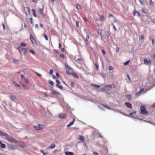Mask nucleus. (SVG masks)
Here are the masks:
<instances>
[{"label":"nucleus","instance_id":"nucleus-1","mask_svg":"<svg viewBox=\"0 0 155 155\" xmlns=\"http://www.w3.org/2000/svg\"><path fill=\"white\" fill-rule=\"evenodd\" d=\"M18 48L20 54L21 55H24L26 54L27 52V49L26 48H23V47H21V46H19L18 47Z\"/></svg>","mask_w":155,"mask_h":155},{"label":"nucleus","instance_id":"nucleus-33","mask_svg":"<svg viewBox=\"0 0 155 155\" xmlns=\"http://www.w3.org/2000/svg\"><path fill=\"white\" fill-rule=\"evenodd\" d=\"M1 147L5 149L6 147L5 145V144H2L1 145Z\"/></svg>","mask_w":155,"mask_h":155},{"label":"nucleus","instance_id":"nucleus-63","mask_svg":"<svg viewBox=\"0 0 155 155\" xmlns=\"http://www.w3.org/2000/svg\"><path fill=\"white\" fill-rule=\"evenodd\" d=\"M102 54H105L106 53L105 52L104 50H102Z\"/></svg>","mask_w":155,"mask_h":155},{"label":"nucleus","instance_id":"nucleus-10","mask_svg":"<svg viewBox=\"0 0 155 155\" xmlns=\"http://www.w3.org/2000/svg\"><path fill=\"white\" fill-rule=\"evenodd\" d=\"M25 10L26 13V14L28 15L30 13V10L29 8L28 7H26L25 8Z\"/></svg>","mask_w":155,"mask_h":155},{"label":"nucleus","instance_id":"nucleus-58","mask_svg":"<svg viewBox=\"0 0 155 155\" xmlns=\"http://www.w3.org/2000/svg\"><path fill=\"white\" fill-rule=\"evenodd\" d=\"M144 38V36L143 35H141L140 37V39H141V40H143V39Z\"/></svg>","mask_w":155,"mask_h":155},{"label":"nucleus","instance_id":"nucleus-34","mask_svg":"<svg viewBox=\"0 0 155 155\" xmlns=\"http://www.w3.org/2000/svg\"><path fill=\"white\" fill-rule=\"evenodd\" d=\"M106 35L107 37V40H108L109 39L110 35L109 33L108 32L106 33Z\"/></svg>","mask_w":155,"mask_h":155},{"label":"nucleus","instance_id":"nucleus-11","mask_svg":"<svg viewBox=\"0 0 155 155\" xmlns=\"http://www.w3.org/2000/svg\"><path fill=\"white\" fill-rule=\"evenodd\" d=\"M124 104L128 108H132V104L128 102H126Z\"/></svg>","mask_w":155,"mask_h":155},{"label":"nucleus","instance_id":"nucleus-36","mask_svg":"<svg viewBox=\"0 0 155 155\" xmlns=\"http://www.w3.org/2000/svg\"><path fill=\"white\" fill-rule=\"evenodd\" d=\"M74 85V83L73 82H71V87H73Z\"/></svg>","mask_w":155,"mask_h":155},{"label":"nucleus","instance_id":"nucleus-46","mask_svg":"<svg viewBox=\"0 0 155 155\" xmlns=\"http://www.w3.org/2000/svg\"><path fill=\"white\" fill-rule=\"evenodd\" d=\"M113 69V68L111 66H109V70H112Z\"/></svg>","mask_w":155,"mask_h":155},{"label":"nucleus","instance_id":"nucleus-27","mask_svg":"<svg viewBox=\"0 0 155 155\" xmlns=\"http://www.w3.org/2000/svg\"><path fill=\"white\" fill-rule=\"evenodd\" d=\"M72 74L76 78H78V75L76 73H72Z\"/></svg>","mask_w":155,"mask_h":155},{"label":"nucleus","instance_id":"nucleus-56","mask_svg":"<svg viewBox=\"0 0 155 155\" xmlns=\"http://www.w3.org/2000/svg\"><path fill=\"white\" fill-rule=\"evenodd\" d=\"M36 74H37V75H38L39 77H41L42 75L40 74H39L37 72H36Z\"/></svg>","mask_w":155,"mask_h":155},{"label":"nucleus","instance_id":"nucleus-19","mask_svg":"<svg viewBox=\"0 0 155 155\" xmlns=\"http://www.w3.org/2000/svg\"><path fill=\"white\" fill-rule=\"evenodd\" d=\"M40 152L41 153H43V155H46L47 154H48V153L47 152H44L43 150H40Z\"/></svg>","mask_w":155,"mask_h":155},{"label":"nucleus","instance_id":"nucleus-9","mask_svg":"<svg viewBox=\"0 0 155 155\" xmlns=\"http://www.w3.org/2000/svg\"><path fill=\"white\" fill-rule=\"evenodd\" d=\"M30 40H31V41L32 42V43H35V38H34L33 37L32 35L31 34L30 35Z\"/></svg>","mask_w":155,"mask_h":155},{"label":"nucleus","instance_id":"nucleus-53","mask_svg":"<svg viewBox=\"0 0 155 155\" xmlns=\"http://www.w3.org/2000/svg\"><path fill=\"white\" fill-rule=\"evenodd\" d=\"M94 155H99L98 153L96 152H94L93 153Z\"/></svg>","mask_w":155,"mask_h":155},{"label":"nucleus","instance_id":"nucleus-50","mask_svg":"<svg viewBox=\"0 0 155 155\" xmlns=\"http://www.w3.org/2000/svg\"><path fill=\"white\" fill-rule=\"evenodd\" d=\"M95 66H96V68L98 69V67H99V66H98V63L97 62L96 63H95Z\"/></svg>","mask_w":155,"mask_h":155},{"label":"nucleus","instance_id":"nucleus-26","mask_svg":"<svg viewBox=\"0 0 155 155\" xmlns=\"http://www.w3.org/2000/svg\"><path fill=\"white\" fill-rule=\"evenodd\" d=\"M65 67L66 68H67L69 70H72V68L69 66L67 64H65Z\"/></svg>","mask_w":155,"mask_h":155},{"label":"nucleus","instance_id":"nucleus-38","mask_svg":"<svg viewBox=\"0 0 155 155\" xmlns=\"http://www.w3.org/2000/svg\"><path fill=\"white\" fill-rule=\"evenodd\" d=\"M113 85L114 86V85H113L110 84V85H107V86L108 88L109 89V88H110V87L111 88V87H112V86Z\"/></svg>","mask_w":155,"mask_h":155},{"label":"nucleus","instance_id":"nucleus-6","mask_svg":"<svg viewBox=\"0 0 155 155\" xmlns=\"http://www.w3.org/2000/svg\"><path fill=\"white\" fill-rule=\"evenodd\" d=\"M58 117L61 119H65L67 117V116L65 114L61 113L59 114Z\"/></svg>","mask_w":155,"mask_h":155},{"label":"nucleus","instance_id":"nucleus-15","mask_svg":"<svg viewBox=\"0 0 155 155\" xmlns=\"http://www.w3.org/2000/svg\"><path fill=\"white\" fill-rule=\"evenodd\" d=\"M74 121H75V119L74 118L73 121H72V122H70L67 125V127H70L71 126H72V125H73L74 123Z\"/></svg>","mask_w":155,"mask_h":155},{"label":"nucleus","instance_id":"nucleus-21","mask_svg":"<svg viewBox=\"0 0 155 155\" xmlns=\"http://www.w3.org/2000/svg\"><path fill=\"white\" fill-rule=\"evenodd\" d=\"M98 34L100 35H101L102 33V31L101 29H97V30Z\"/></svg>","mask_w":155,"mask_h":155},{"label":"nucleus","instance_id":"nucleus-22","mask_svg":"<svg viewBox=\"0 0 155 155\" xmlns=\"http://www.w3.org/2000/svg\"><path fill=\"white\" fill-rule=\"evenodd\" d=\"M126 97L129 100H130L131 99V95L129 94H127L126 95Z\"/></svg>","mask_w":155,"mask_h":155},{"label":"nucleus","instance_id":"nucleus-44","mask_svg":"<svg viewBox=\"0 0 155 155\" xmlns=\"http://www.w3.org/2000/svg\"><path fill=\"white\" fill-rule=\"evenodd\" d=\"M26 83H28V79L24 78V80Z\"/></svg>","mask_w":155,"mask_h":155},{"label":"nucleus","instance_id":"nucleus-3","mask_svg":"<svg viewBox=\"0 0 155 155\" xmlns=\"http://www.w3.org/2000/svg\"><path fill=\"white\" fill-rule=\"evenodd\" d=\"M6 139L9 142L12 143H15L16 142L15 140L12 137L8 135V134L6 137Z\"/></svg>","mask_w":155,"mask_h":155},{"label":"nucleus","instance_id":"nucleus-32","mask_svg":"<svg viewBox=\"0 0 155 155\" xmlns=\"http://www.w3.org/2000/svg\"><path fill=\"white\" fill-rule=\"evenodd\" d=\"M92 85L96 87H98L99 88L100 87V85H97L96 84H92Z\"/></svg>","mask_w":155,"mask_h":155},{"label":"nucleus","instance_id":"nucleus-24","mask_svg":"<svg viewBox=\"0 0 155 155\" xmlns=\"http://www.w3.org/2000/svg\"><path fill=\"white\" fill-rule=\"evenodd\" d=\"M102 105L105 108H107L109 110H111V108L110 107L104 104H102Z\"/></svg>","mask_w":155,"mask_h":155},{"label":"nucleus","instance_id":"nucleus-51","mask_svg":"<svg viewBox=\"0 0 155 155\" xmlns=\"http://www.w3.org/2000/svg\"><path fill=\"white\" fill-rule=\"evenodd\" d=\"M24 78H25L23 75H21V79L22 81H24Z\"/></svg>","mask_w":155,"mask_h":155},{"label":"nucleus","instance_id":"nucleus-16","mask_svg":"<svg viewBox=\"0 0 155 155\" xmlns=\"http://www.w3.org/2000/svg\"><path fill=\"white\" fill-rule=\"evenodd\" d=\"M101 90L104 91H108L109 90V89L108 88L107 85L105 86L104 87H103L101 88Z\"/></svg>","mask_w":155,"mask_h":155},{"label":"nucleus","instance_id":"nucleus-49","mask_svg":"<svg viewBox=\"0 0 155 155\" xmlns=\"http://www.w3.org/2000/svg\"><path fill=\"white\" fill-rule=\"evenodd\" d=\"M89 35H87V36H86V40L87 41L89 39Z\"/></svg>","mask_w":155,"mask_h":155},{"label":"nucleus","instance_id":"nucleus-20","mask_svg":"<svg viewBox=\"0 0 155 155\" xmlns=\"http://www.w3.org/2000/svg\"><path fill=\"white\" fill-rule=\"evenodd\" d=\"M55 147V146L54 144L53 143L50 146L48 147L49 148L53 149Z\"/></svg>","mask_w":155,"mask_h":155},{"label":"nucleus","instance_id":"nucleus-37","mask_svg":"<svg viewBox=\"0 0 155 155\" xmlns=\"http://www.w3.org/2000/svg\"><path fill=\"white\" fill-rule=\"evenodd\" d=\"M49 83L50 84L51 86L53 85L54 84V82L51 81H49Z\"/></svg>","mask_w":155,"mask_h":155},{"label":"nucleus","instance_id":"nucleus-17","mask_svg":"<svg viewBox=\"0 0 155 155\" xmlns=\"http://www.w3.org/2000/svg\"><path fill=\"white\" fill-rule=\"evenodd\" d=\"M65 154L66 155H74L73 152L68 151L65 152Z\"/></svg>","mask_w":155,"mask_h":155},{"label":"nucleus","instance_id":"nucleus-2","mask_svg":"<svg viewBox=\"0 0 155 155\" xmlns=\"http://www.w3.org/2000/svg\"><path fill=\"white\" fill-rule=\"evenodd\" d=\"M140 110L141 113L143 114L146 115L148 114V112L146 111V108L144 105L141 106L140 107Z\"/></svg>","mask_w":155,"mask_h":155},{"label":"nucleus","instance_id":"nucleus-42","mask_svg":"<svg viewBox=\"0 0 155 155\" xmlns=\"http://www.w3.org/2000/svg\"><path fill=\"white\" fill-rule=\"evenodd\" d=\"M76 7L78 9H79L81 8L80 6L78 5H76Z\"/></svg>","mask_w":155,"mask_h":155},{"label":"nucleus","instance_id":"nucleus-8","mask_svg":"<svg viewBox=\"0 0 155 155\" xmlns=\"http://www.w3.org/2000/svg\"><path fill=\"white\" fill-rule=\"evenodd\" d=\"M50 93L51 94H57L59 95L60 94V93L57 92L53 89H51L50 90Z\"/></svg>","mask_w":155,"mask_h":155},{"label":"nucleus","instance_id":"nucleus-28","mask_svg":"<svg viewBox=\"0 0 155 155\" xmlns=\"http://www.w3.org/2000/svg\"><path fill=\"white\" fill-rule=\"evenodd\" d=\"M10 98L12 100H14L16 98L14 96H13L12 95H10Z\"/></svg>","mask_w":155,"mask_h":155},{"label":"nucleus","instance_id":"nucleus-25","mask_svg":"<svg viewBox=\"0 0 155 155\" xmlns=\"http://www.w3.org/2000/svg\"><path fill=\"white\" fill-rule=\"evenodd\" d=\"M136 114V112L135 111H134L133 112L130 113L129 114V115H126L125 116H128V117H130V115H133L134 114Z\"/></svg>","mask_w":155,"mask_h":155},{"label":"nucleus","instance_id":"nucleus-57","mask_svg":"<svg viewBox=\"0 0 155 155\" xmlns=\"http://www.w3.org/2000/svg\"><path fill=\"white\" fill-rule=\"evenodd\" d=\"M76 25H77V27H79V23L78 21H76Z\"/></svg>","mask_w":155,"mask_h":155},{"label":"nucleus","instance_id":"nucleus-54","mask_svg":"<svg viewBox=\"0 0 155 155\" xmlns=\"http://www.w3.org/2000/svg\"><path fill=\"white\" fill-rule=\"evenodd\" d=\"M149 2L150 5H152L153 4V2L152 0H149Z\"/></svg>","mask_w":155,"mask_h":155},{"label":"nucleus","instance_id":"nucleus-31","mask_svg":"<svg viewBox=\"0 0 155 155\" xmlns=\"http://www.w3.org/2000/svg\"><path fill=\"white\" fill-rule=\"evenodd\" d=\"M26 46V44L24 43H21V45L20 46H21V47H25Z\"/></svg>","mask_w":155,"mask_h":155},{"label":"nucleus","instance_id":"nucleus-4","mask_svg":"<svg viewBox=\"0 0 155 155\" xmlns=\"http://www.w3.org/2000/svg\"><path fill=\"white\" fill-rule=\"evenodd\" d=\"M34 128L36 130H40L43 129V125L38 124L37 125L34 126Z\"/></svg>","mask_w":155,"mask_h":155},{"label":"nucleus","instance_id":"nucleus-64","mask_svg":"<svg viewBox=\"0 0 155 155\" xmlns=\"http://www.w3.org/2000/svg\"><path fill=\"white\" fill-rule=\"evenodd\" d=\"M56 82L57 84H59L60 83V82L58 80H56Z\"/></svg>","mask_w":155,"mask_h":155},{"label":"nucleus","instance_id":"nucleus-48","mask_svg":"<svg viewBox=\"0 0 155 155\" xmlns=\"http://www.w3.org/2000/svg\"><path fill=\"white\" fill-rule=\"evenodd\" d=\"M106 38L105 35H102L101 36V39L102 40H104Z\"/></svg>","mask_w":155,"mask_h":155},{"label":"nucleus","instance_id":"nucleus-59","mask_svg":"<svg viewBox=\"0 0 155 155\" xmlns=\"http://www.w3.org/2000/svg\"><path fill=\"white\" fill-rule=\"evenodd\" d=\"M139 1L141 5L143 4V2L142 0H139Z\"/></svg>","mask_w":155,"mask_h":155},{"label":"nucleus","instance_id":"nucleus-52","mask_svg":"<svg viewBox=\"0 0 155 155\" xmlns=\"http://www.w3.org/2000/svg\"><path fill=\"white\" fill-rule=\"evenodd\" d=\"M2 25L3 28L4 30H5V25L4 23H3L2 24Z\"/></svg>","mask_w":155,"mask_h":155},{"label":"nucleus","instance_id":"nucleus-40","mask_svg":"<svg viewBox=\"0 0 155 155\" xmlns=\"http://www.w3.org/2000/svg\"><path fill=\"white\" fill-rule=\"evenodd\" d=\"M129 62H130V61H127L126 62L124 63V65H127L129 64Z\"/></svg>","mask_w":155,"mask_h":155},{"label":"nucleus","instance_id":"nucleus-29","mask_svg":"<svg viewBox=\"0 0 155 155\" xmlns=\"http://www.w3.org/2000/svg\"><path fill=\"white\" fill-rule=\"evenodd\" d=\"M100 18V20L101 21H103L104 20V17L103 15H101Z\"/></svg>","mask_w":155,"mask_h":155},{"label":"nucleus","instance_id":"nucleus-30","mask_svg":"<svg viewBox=\"0 0 155 155\" xmlns=\"http://www.w3.org/2000/svg\"><path fill=\"white\" fill-rule=\"evenodd\" d=\"M56 86L60 89H62L63 88V86L62 85H58V84H56Z\"/></svg>","mask_w":155,"mask_h":155},{"label":"nucleus","instance_id":"nucleus-61","mask_svg":"<svg viewBox=\"0 0 155 155\" xmlns=\"http://www.w3.org/2000/svg\"><path fill=\"white\" fill-rule=\"evenodd\" d=\"M113 29L115 31H117V29L115 27V26L114 25H113Z\"/></svg>","mask_w":155,"mask_h":155},{"label":"nucleus","instance_id":"nucleus-23","mask_svg":"<svg viewBox=\"0 0 155 155\" xmlns=\"http://www.w3.org/2000/svg\"><path fill=\"white\" fill-rule=\"evenodd\" d=\"M32 12H33V15H34V16L35 17H37V15H36L35 14L36 12H35V10L34 9H32Z\"/></svg>","mask_w":155,"mask_h":155},{"label":"nucleus","instance_id":"nucleus-5","mask_svg":"<svg viewBox=\"0 0 155 155\" xmlns=\"http://www.w3.org/2000/svg\"><path fill=\"white\" fill-rule=\"evenodd\" d=\"M144 63L146 65H150L151 64L150 60H148L147 59H144L143 60Z\"/></svg>","mask_w":155,"mask_h":155},{"label":"nucleus","instance_id":"nucleus-55","mask_svg":"<svg viewBox=\"0 0 155 155\" xmlns=\"http://www.w3.org/2000/svg\"><path fill=\"white\" fill-rule=\"evenodd\" d=\"M152 45H154V44H155V41H154V40H153V39H152Z\"/></svg>","mask_w":155,"mask_h":155},{"label":"nucleus","instance_id":"nucleus-60","mask_svg":"<svg viewBox=\"0 0 155 155\" xmlns=\"http://www.w3.org/2000/svg\"><path fill=\"white\" fill-rule=\"evenodd\" d=\"M114 17L113 16V15H112L111 14H109L108 15V18H110V17Z\"/></svg>","mask_w":155,"mask_h":155},{"label":"nucleus","instance_id":"nucleus-39","mask_svg":"<svg viewBox=\"0 0 155 155\" xmlns=\"http://www.w3.org/2000/svg\"><path fill=\"white\" fill-rule=\"evenodd\" d=\"M14 85L15 86H17L18 87H20V85H19L17 83H14Z\"/></svg>","mask_w":155,"mask_h":155},{"label":"nucleus","instance_id":"nucleus-62","mask_svg":"<svg viewBox=\"0 0 155 155\" xmlns=\"http://www.w3.org/2000/svg\"><path fill=\"white\" fill-rule=\"evenodd\" d=\"M53 73V70L52 69H51L49 71V73L50 74H52Z\"/></svg>","mask_w":155,"mask_h":155},{"label":"nucleus","instance_id":"nucleus-7","mask_svg":"<svg viewBox=\"0 0 155 155\" xmlns=\"http://www.w3.org/2000/svg\"><path fill=\"white\" fill-rule=\"evenodd\" d=\"M111 110L116 112H119L120 113L123 115H126L124 113L121 112V110H119L118 109L115 108H111Z\"/></svg>","mask_w":155,"mask_h":155},{"label":"nucleus","instance_id":"nucleus-47","mask_svg":"<svg viewBox=\"0 0 155 155\" xmlns=\"http://www.w3.org/2000/svg\"><path fill=\"white\" fill-rule=\"evenodd\" d=\"M29 51L32 54H34L35 53V52L33 50H30Z\"/></svg>","mask_w":155,"mask_h":155},{"label":"nucleus","instance_id":"nucleus-41","mask_svg":"<svg viewBox=\"0 0 155 155\" xmlns=\"http://www.w3.org/2000/svg\"><path fill=\"white\" fill-rule=\"evenodd\" d=\"M101 75L104 78H105L106 77V75L104 73H102Z\"/></svg>","mask_w":155,"mask_h":155},{"label":"nucleus","instance_id":"nucleus-45","mask_svg":"<svg viewBox=\"0 0 155 155\" xmlns=\"http://www.w3.org/2000/svg\"><path fill=\"white\" fill-rule=\"evenodd\" d=\"M44 37L46 40H48V38L46 35H44Z\"/></svg>","mask_w":155,"mask_h":155},{"label":"nucleus","instance_id":"nucleus-18","mask_svg":"<svg viewBox=\"0 0 155 155\" xmlns=\"http://www.w3.org/2000/svg\"><path fill=\"white\" fill-rule=\"evenodd\" d=\"M43 9H44V6L43 5V8H39L38 11V12H40V13H41L42 14H43Z\"/></svg>","mask_w":155,"mask_h":155},{"label":"nucleus","instance_id":"nucleus-12","mask_svg":"<svg viewBox=\"0 0 155 155\" xmlns=\"http://www.w3.org/2000/svg\"><path fill=\"white\" fill-rule=\"evenodd\" d=\"M78 139L81 140L82 141H84L85 140V138L83 136L79 135L78 136Z\"/></svg>","mask_w":155,"mask_h":155},{"label":"nucleus","instance_id":"nucleus-14","mask_svg":"<svg viewBox=\"0 0 155 155\" xmlns=\"http://www.w3.org/2000/svg\"><path fill=\"white\" fill-rule=\"evenodd\" d=\"M7 134L0 130V135L4 137H6Z\"/></svg>","mask_w":155,"mask_h":155},{"label":"nucleus","instance_id":"nucleus-43","mask_svg":"<svg viewBox=\"0 0 155 155\" xmlns=\"http://www.w3.org/2000/svg\"><path fill=\"white\" fill-rule=\"evenodd\" d=\"M144 90V88L141 89L140 90V91L139 92V94L141 93Z\"/></svg>","mask_w":155,"mask_h":155},{"label":"nucleus","instance_id":"nucleus-13","mask_svg":"<svg viewBox=\"0 0 155 155\" xmlns=\"http://www.w3.org/2000/svg\"><path fill=\"white\" fill-rule=\"evenodd\" d=\"M133 15L134 16L139 17L140 16V14L139 12L134 11L133 13Z\"/></svg>","mask_w":155,"mask_h":155},{"label":"nucleus","instance_id":"nucleus-35","mask_svg":"<svg viewBox=\"0 0 155 155\" xmlns=\"http://www.w3.org/2000/svg\"><path fill=\"white\" fill-rule=\"evenodd\" d=\"M13 62L15 63H17L18 60L15 59H14L13 61Z\"/></svg>","mask_w":155,"mask_h":155}]
</instances>
